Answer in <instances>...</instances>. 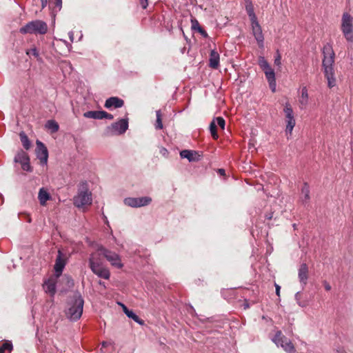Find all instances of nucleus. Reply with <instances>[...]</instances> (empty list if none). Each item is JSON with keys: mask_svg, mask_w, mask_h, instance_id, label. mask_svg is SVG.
<instances>
[{"mask_svg": "<svg viewBox=\"0 0 353 353\" xmlns=\"http://www.w3.org/2000/svg\"><path fill=\"white\" fill-rule=\"evenodd\" d=\"M293 227H294V228L295 229V228H296V224H294V225H293Z\"/></svg>", "mask_w": 353, "mask_h": 353, "instance_id": "13d9d810", "label": "nucleus"}, {"mask_svg": "<svg viewBox=\"0 0 353 353\" xmlns=\"http://www.w3.org/2000/svg\"><path fill=\"white\" fill-rule=\"evenodd\" d=\"M323 67L324 72L334 71L332 66L334 63V52L330 48H327L323 50Z\"/></svg>", "mask_w": 353, "mask_h": 353, "instance_id": "9b49d317", "label": "nucleus"}, {"mask_svg": "<svg viewBox=\"0 0 353 353\" xmlns=\"http://www.w3.org/2000/svg\"><path fill=\"white\" fill-rule=\"evenodd\" d=\"M12 350V345L10 342L6 341L0 344V353H10Z\"/></svg>", "mask_w": 353, "mask_h": 353, "instance_id": "cd10ccee", "label": "nucleus"}, {"mask_svg": "<svg viewBox=\"0 0 353 353\" xmlns=\"http://www.w3.org/2000/svg\"><path fill=\"white\" fill-rule=\"evenodd\" d=\"M219 54L214 50H212L209 59V65L210 68L216 69L219 65Z\"/></svg>", "mask_w": 353, "mask_h": 353, "instance_id": "aec40b11", "label": "nucleus"}, {"mask_svg": "<svg viewBox=\"0 0 353 353\" xmlns=\"http://www.w3.org/2000/svg\"><path fill=\"white\" fill-rule=\"evenodd\" d=\"M157 120L155 123L156 129L161 130L163 128V123L161 120V113L160 110L156 111Z\"/></svg>", "mask_w": 353, "mask_h": 353, "instance_id": "2f4dec72", "label": "nucleus"}, {"mask_svg": "<svg viewBox=\"0 0 353 353\" xmlns=\"http://www.w3.org/2000/svg\"><path fill=\"white\" fill-rule=\"evenodd\" d=\"M128 128V121L127 119H121L119 121L111 125L109 129L115 134H122Z\"/></svg>", "mask_w": 353, "mask_h": 353, "instance_id": "ddd939ff", "label": "nucleus"}, {"mask_svg": "<svg viewBox=\"0 0 353 353\" xmlns=\"http://www.w3.org/2000/svg\"><path fill=\"white\" fill-rule=\"evenodd\" d=\"M245 10H246L247 13H248L251 21H254L255 19H256V17L254 12V8H253L252 3L246 4Z\"/></svg>", "mask_w": 353, "mask_h": 353, "instance_id": "c85d7f7f", "label": "nucleus"}, {"mask_svg": "<svg viewBox=\"0 0 353 353\" xmlns=\"http://www.w3.org/2000/svg\"><path fill=\"white\" fill-rule=\"evenodd\" d=\"M324 286H325V289L327 291H330L331 290V286H330V285L329 283H325Z\"/></svg>", "mask_w": 353, "mask_h": 353, "instance_id": "09e8293b", "label": "nucleus"}, {"mask_svg": "<svg viewBox=\"0 0 353 353\" xmlns=\"http://www.w3.org/2000/svg\"><path fill=\"white\" fill-rule=\"evenodd\" d=\"M251 22L253 35L255 39L256 40L259 46L262 48L263 47L264 37L262 33L261 27L260 26L259 22L257 21V19H255L254 21H251Z\"/></svg>", "mask_w": 353, "mask_h": 353, "instance_id": "4468645a", "label": "nucleus"}, {"mask_svg": "<svg viewBox=\"0 0 353 353\" xmlns=\"http://www.w3.org/2000/svg\"><path fill=\"white\" fill-rule=\"evenodd\" d=\"M45 127L52 133L57 132L59 128V124L54 120H48L46 122Z\"/></svg>", "mask_w": 353, "mask_h": 353, "instance_id": "393cba45", "label": "nucleus"}, {"mask_svg": "<svg viewBox=\"0 0 353 353\" xmlns=\"http://www.w3.org/2000/svg\"><path fill=\"white\" fill-rule=\"evenodd\" d=\"M126 316L128 318L133 319L135 322L138 323L140 325L143 324V321L140 319V318L132 310L128 312Z\"/></svg>", "mask_w": 353, "mask_h": 353, "instance_id": "7c9ffc66", "label": "nucleus"}, {"mask_svg": "<svg viewBox=\"0 0 353 353\" xmlns=\"http://www.w3.org/2000/svg\"><path fill=\"white\" fill-rule=\"evenodd\" d=\"M298 277L303 286L306 285L308 279V267L306 263H302L298 271Z\"/></svg>", "mask_w": 353, "mask_h": 353, "instance_id": "dca6fc26", "label": "nucleus"}, {"mask_svg": "<svg viewBox=\"0 0 353 353\" xmlns=\"http://www.w3.org/2000/svg\"><path fill=\"white\" fill-rule=\"evenodd\" d=\"M21 168L23 170L31 172L32 169H31V166L30 165V160L22 163Z\"/></svg>", "mask_w": 353, "mask_h": 353, "instance_id": "e433bc0d", "label": "nucleus"}, {"mask_svg": "<svg viewBox=\"0 0 353 353\" xmlns=\"http://www.w3.org/2000/svg\"><path fill=\"white\" fill-rule=\"evenodd\" d=\"M148 0H141L140 1V3L141 5V7L143 8V9H145L148 6Z\"/></svg>", "mask_w": 353, "mask_h": 353, "instance_id": "79ce46f5", "label": "nucleus"}, {"mask_svg": "<svg viewBox=\"0 0 353 353\" xmlns=\"http://www.w3.org/2000/svg\"><path fill=\"white\" fill-rule=\"evenodd\" d=\"M218 172H219L221 175H225V170H223V169H219V171H218Z\"/></svg>", "mask_w": 353, "mask_h": 353, "instance_id": "3c124183", "label": "nucleus"}, {"mask_svg": "<svg viewBox=\"0 0 353 353\" xmlns=\"http://www.w3.org/2000/svg\"><path fill=\"white\" fill-rule=\"evenodd\" d=\"M246 4L252 3L251 0H245Z\"/></svg>", "mask_w": 353, "mask_h": 353, "instance_id": "6e6d98bb", "label": "nucleus"}, {"mask_svg": "<svg viewBox=\"0 0 353 353\" xmlns=\"http://www.w3.org/2000/svg\"><path fill=\"white\" fill-rule=\"evenodd\" d=\"M97 253L99 254V256L103 255L113 267L119 269L123 268V264L122 263L121 257L118 254L108 250L103 247L99 248L97 250Z\"/></svg>", "mask_w": 353, "mask_h": 353, "instance_id": "0eeeda50", "label": "nucleus"}, {"mask_svg": "<svg viewBox=\"0 0 353 353\" xmlns=\"http://www.w3.org/2000/svg\"><path fill=\"white\" fill-rule=\"evenodd\" d=\"M195 23L198 25V30L199 31V32H201L204 36H207V33L199 26V23L196 19Z\"/></svg>", "mask_w": 353, "mask_h": 353, "instance_id": "a19ab883", "label": "nucleus"}, {"mask_svg": "<svg viewBox=\"0 0 353 353\" xmlns=\"http://www.w3.org/2000/svg\"><path fill=\"white\" fill-rule=\"evenodd\" d=\"M37 148L36 154L37 158L40 160L41 164L46 165L48 158V152L45 145L40 141L37 140L36 142Z\"/></svg>", "mask_w": 353, "mask_h": 353, "instance_id": "f8f14e48", "label": "nucleus"}, {"mask_svg": "<svg viewBox=\"0 0 353 353\" xmlns=\"http://www.w3.org/2000/svg\"><path fill=\"white\" fill-rule=\"evenodd\" d=\"M111 344H112V343H111V342H109V341H103V342H102L101 345H102V347H107V346H108V345H111Z\"/></svg>", "mask_w": 353, "mask_h": 353, "instance_id": "a18cd8bd", "label": "nucleus"}, {"mask_svg": "<svg viewBox=\"0 0 353 353\" xmlns=\"http://www.w3.org/2000/svg\"><path fill=\"white\" fill-rule=\"evenodd\" d=\"M309 102V94L308 90L306 86L301 88V96L299 99V107L301 109H305L308 105Z\"/></svg>", "mask_w": 353, "mask_h": 353, "instance_id": "a211bd4d", "label": "nucleus"}, {"mask_svg": "<svg viewBox=\"0 0 353 353\" xmlns=\"http://www.w3.org/2000/svg\"><path fill=\"white\" fill-rule=\"evenodd\" d=\"M26 54L29 56L32 55L37 59L39 58V52L35 48L27 50Z\"/></svg>", "mask_w": 353, "mask_h": 353, "instance_id": "f704fd0d", "label": "nucleus"}, {"mask_svg": "<svg viewBox=\"0 0 353 353\" xmlns=\"http://www.w3.org/2000/svg\"><path fill=\"white\" fill-rule=\"evenodd\" d=\"M65 265V260L63 256V254L61 250L58 251V255L56 259L55 264H54V270L57 277H59Z\"/></svg>", "mask_w": 353, "mask_h": 353, "instance_id": "2eb2a0df", "label": "nucleus"}, {"mask_svg": "<svg viewBox=\"0 0 353 353\" xmlns=\"http://www.w3.org/2000/svg\"><path fill=\"white\" fill-rule=\"evenodd\" d=\"M281 54L279 53H278L274 59V64L277 66H280L281 65Z\"/></svg>", "mask_w": 353, "mask_h": 353, "instance_id": "58836bf2", "label": "nucleus"}, {"mask_svg": "<svg viewBox=\"0 0 353 353\" xmlns=\"http://www.w3.org/2000/svg\"><path fill=\"white\" fill-rule=\"evenodd\" d=\"M38 199L41 205H46V202L51 199L50 194L43 188H41L39 191Z\"/></svg>", "mask_w": 353, "mask_h": 353, "instance_id": "412c9836", "label": "nucleus"}, {"mask_svg": "<svg viewBox=\"0 0 353 353\" xmlns=\"http://www.w3.org/2000/svg\"><path fill=\"white\" fill-rule=\"evenodd\" d=\"M62 4V0H56V6L59 8V9H61Z\"/></svg>", "mask_w": 353, "mask_h": 353, "instance_id": "49530a36", "label": "nucleus"}, {"mask_svg": "<svg viewBox=\"0 0 353 353\" xmlns=\"http://www.w3.org/2000/svg\"><path fill=\"white\" fill-rule=\"evenodd\" d=\"M275 288H276V294L278 296H280V290H281V287L275 283Z\"/></svg>", "mask_w": 353, "mask_h": 353, "instance_id": "37998d69", "label": "nucleus"}, {"mask_svg": "<svg viewBox=\"0 0 353 353\" xmlns=\"http://www.w3.org/2000/svg\"><path fill=\"white\" fill-rule=\"evenodd\" d=\"M121 305L122 306L123 312L126 314L128 312L130 311V310H128V308L124 304L121 303Z\"/></svg>", "mask_w": 353, "mask_h": 353, "instance_id": "c03bdc74", "label": "nucleus"}, {"mask_svg": "<svg viewBox=\"0 0 353 353\" xmlns=\"http://www.w3.org/2000/svg\"><path fill=\"white\" fill-rule=\"evenodd\" d=\"M89 265L92 272L97 276L104 279H110V272L109 270L102 264L99 254L96 252L91 254L89 259Z\"/></svg>", "mask_w": 353, "mask_h": 353, "instance_id": "f257e3e1", "label": "nucleus"}, {"mask_svg": "<svg viewBox=\"0 0 353 353\" xmlns=\"http://www.w3.org/2000/svg\"><path fill=\"white\" fill-rule=\"evenodd\" d=\"M74 205L80 208L92 204V193L88 190L85 183L79 189L77 194L74 197Z\"/></svg>", "mask_w": 353, "mask_h": 353, "instance_id": "20e7f679", "label": "nucleus"}, {"mask_svg": "<svg viewBox=\"0 0 353 353\" xmlns=\"http://www.w3.org/2000/svg\"><path fill=\"white\" fill-rule=\"evenodd\" d=\"M43 287L45 292L50 294L51 296H53L56 292L55 281L53 279L46 281Z\"/></svg>", "mask_w": 353, "mask_h": 353, "instance_id": "4be33fe9", "label": "nucleus"}, {"mask_svg": "<svg viewBox=\"0 0 353 353\" xmlns=\"http://www.w3.org/2000/svg\"><path fill=\"white\" fill-rule=\"evenodd\" d=\"M325 77L327 80V85L329 88H333L336 85V79L334 77V71L324 72Z\"/></svg>", "mask_w": 353, "mask_h": 353, "instance_id": "b1692460", "label": "nucleus"}, {"mask_svg": "<svg viewBox=\"0 0 353 353\" xmlns=\"http://www.w3.org/2000/svg\"><path fill=\"white\" fill-rule=\"evenodd\" d=\"M68 34H69V37H70V41L72 42L73 40H74V33H73V32H70L68 33Z\"/></svg>", "mask_w": 353, "mask_h": 353, "instance_id": "8fccbe9b", "label": "nucleus"}, {"mask_svg": "<svg viewBox=\"0 0 353 353\" xmlns=\"http://www.w3.org/2000/svg\"><path fill=\"white\" fill-rule=\"evenodd\" d=\"M20 139L24 148L26 150L29 149L30 147V142L24 132L20 133Z\"/></svg>", "mask_w": 353, "mask_h": 353, "instance_id": "c756f323", "label": "nucleus"}, {"mask_svg": "<svg viewBox=\"0 0 353 353\" xmlns=\"http://www.w3.org/2000/svg\"><path fill=\"white\" fill-rule=\"evenodd\" d=\"M301 200L303 204H306L308 203L310 196V188L307 183H304L303 186L301 188Z\"/></svg>", "mask_w": 353, "mask_h": 353, "instance_id": "5701e85b", "label": "nucleus"}, {"mask_svg": "<svg viewBox=\"0 0 353 353\" xmlns=\"http://www.w3.org/2000/svg\"><path fill=\"white\" fill-rule=\"evenodd\" d=\"M27 161H29V157L23 151L18 152L14 157V161L19 163L21 165Z\"/></svg>", "mask_w": 353, "mask_h": 353, "instance_id": "bb28decb", "label": "nucleus"}, {"mask_svg": "<svg viewBox=\"0 0 353 353\" xmlns=\"http://www.w3.org/2000/svg\"><path fill=\"white\" fill-rule=\"evenodd\" d=\"M265 216L267 219H271L272 218V214H267Z\"/></svg>", "mask_w": 353, "mask_h": 353, "instance_id": "864d4df0", "label": "nucleus"}, {"mask_svg": "<svg viewBox=\"0 0 353 353\" xmlns=\"http://www.w3.org/2000/svg\"><path fill=\"white\" fill-rule=\"evenodd\" d=\"M83 299L80 295L75 296L74 299L69 303L65 314L71 321L78 320L82 315L83 307Z\"/></svg>", "mask_w": 353, "mask_h": 353, "instance_id": "f03ea898", "label": "nucleus"}, {"mask_svg": "<svg viewBox=\"0 0 353 353\" xmlns=\"http://www.w3.org/2000/svg\"><path fill=\"white\" fill-rule=\"evenodd\" d=\"M258 63L265 73L271 90L274 92L276 91V78L274 70L271 68L267 60L262 56L259 57Z\"/></svg>", "mask_w": 353, "mask_h": 353, "instance_id": "39448f33", "label": "nucleus"}, {"mask_svg": "<svg viewBox=\"0 0 353 353\" xmlns=\"http://www.w3.org/2000/svg\"><path fill=\"white\" fill-rule=\"evenodd\" d=\"M341 29L347 41L353 42V17L347 12L342 15Z\"/></svg>", "mask_w": 353, "mask_h": 353, "instance_id": "423d86ee", "label": "nucleus"}, {"mask_svg": "<svg viewBox=\"0 0 353 353\" xmlns=\"http://www.w3.org/2000/svg\"><path fill=\"white\" fill-rule=\"evenodd\" d=\"M273 341L279 347H281L288 353H294L295 348L290 339L283 336L281 331L275 334Z\"/></svg>", "mask_w": 353, "mask_h": 353, "instance_id": "6e6552de", "label": "nucleus"}, {"mask_svg": "<svg viewBox=\"0 0 353 353\" xmlns=\"http://www.w3.org/2000/svg\"><path fill=\"white\" fill-rule=\"evenodd\" d=\"M301 294L300 292H296L295 294V299L299 306L305 307L307 305V303L305 301H301Z\"/></svg>", "mask_w": 353, "mask_h": 353, "instance_id": "72a5a7b5", "label": "nucleus"}, {"mask_svg": "<svg viewBox=\"0 0 353 353\" xmlns=\"http://www.w3.org/2000/svg\"><path fill=\"white\" fill-rule=\"evenodd\" d=\"M101 111H88L83 113V117L89 119H101Z\"/></svg>", "mask_w": 353, "mask_h": 353, "instance_id": "a878e982", "label": "nucleus"}, {"mask_svg": "<svg viewBox=\"0 0 353 353\" xmlns=\"http://www.w3.org/2000/svg\"><path fill=\"white\" fill-rule=\"evenodd\" d=\"M123 104L124 102L122 99L117 97H112L105 101L104 106L108 109L118 108L122 107Z\"/></svg>", "mask_w": 353, "mask_h": 353, "instance_id": "f3484780", "label": "nucleus"}, {"mask_svg": "<svg viewBox=\"0 0 353 353\" xmlns=\"http://www.w3.org/2000/svg\"><path fill=\"white\" fill-rule=\"evenodd\" d=\"M113 118H114V117H113L112 114H109V113L106 112L105 111L102 110V112H101V119H109V120H112V119H113Z\"/></svg>", "mask_w": 353, "mask_h": 353, "instance_id": "4c0bfd02", "label": "nucleus"}, {"mask_svg": "<svg viewBox=\"0 0 353 353\" xmlns=\"http://www.w3.org/2000/svg\"><path fill=\"white\" fill-rule=\"evenodd\" d=\"M214 120H215V123L216 122V123L219 126H220L222 129H224L225 122V120L223 119V118L219 117H216Z\"/></svg>", "mask_w": 353, "mask_h": 353, "instance_id": "c9c22d12", "label": "nucleus"}, {"mask_svg": "<svg viewBox=\"0 0 353 353\" xmlns=\"http://www.w3.org/2000/svg\"><path fill=\"white\" fill-rule=\"evenodd\" d=\"M210 132H211V134H212V137L214 139H218L219 136H218V134H217V132H216V124L215 123V120H213L210 123Z\"/></svg>", "mask_w": 353, "mask_h": 353, "instance_id": "473e14b6", "label": "nucleus"}, {"mask_svg": "<svg viewBox=\"0 0 353 353\" xmlns=\"http://www.w3.org/2000/svg\"><path fill=\"white\" fill-rule=\"evenodd\" d=\"M182 159H187L190 162L197 161L199 160V154L193 150H184L180 152Z\"/></svg>", "mask_w": 353, "mask_h": 353, "instance_id": "6ab92c4d", "label": "nucleus"}, {"mask_svg": "<svg viewBox=\"0 0 353 353\" xmlns=\"http://www.w3.org/2000/svg\"><path fill=\"white\" fill-rule=\"evenodd\" d=\"M42 8H44L48 3V0H41Z\"/></svg>", "mask_w": 353, "mask_h": 353, "instance_id": "de8ad7c7", "label": "nucleus"}, {"mask_svg": "<svg viewBox=\"0 0 353 353\" xmlns=\"http://www.w3.org/2000/svg\"><path fill=\"white\" fill-rule=\"evenodd\" d=\"M192 28H193L196 29V27L198 28V25L196 23V25L194 24V23H195V20L194 21L192 20Z\"/></svg>", "mask_w": 353, "mask_h": 353, "instance_id": "603ef678", "label": "nucleus"}, {"mask_svg": "<svg viewBox=\"0 0 353 353\" xmlns=\"http://www.w3.org/2000/svg\"><path fill=\"white\" fill-rule=\"evenodd\" d=\"M99 285H103L104 288H105V284H104V282H103V281H100L99 282Z\"/></svg>", "mask_w": 353, "mask_h": 353, "instance_id": "5fc2aeb1", "label": "nucleus"}, {"mask_svg": "<svg viewBox=\"0 0 353 353\" xmlns=\"http://www.w3.org/2000/svg\"><path fill=\"white\" fill-rule=\"evenodd\" d=\"M68 283H71L73 285V281L72 279H68Z\"/></svg>", "mask_w": 353, "mask_h": 353, "instance_id": "4d7b16f0", "label": "nucleus"}, {"mask_svg": "<svg viewBox=\"0 0 353 353\" xmlns=\"http://www.w3.org/2000/svg\"><path fill=\"white\" fill-rule=\"evenodd\" d=\"M48 31V26L46 22L41 20L32 21L20 28L22 34H44Z\"/></svg>", "mask_w": 353, "mask_h": 353, "instance_id": "7ed1b4c3", "label": "nucleus"}, {"mask_svg": "<svg viewBox=\"0 0 353 353\" xmlns=\"http://www.w3.org/2000/svg\"><path fill=\"white\" fill-rule=\"evenodd\" d=\"M283 112L285 113L286 122L285 132L287 134L291 135L296 125V120L294 119L293 110L289 103L285 104Z\"/></svg>", "mask_w": 353, "mask_h": 353, "instance_id": "1a4fd4ad", "label": "nucleus"}, {"mask_svg": "<svg viewBox=\"0 0 353 353\" xmlns=\"http://www.w3.org/2000/svg\"><path fill=\"white\" fill-rule=\"evenodd\" d=\"M152 201V199L149 196L143 197H128L124 199L125 205L132 208H140L149 205Z\"/></svg>", "mask_w": 353, "mask_h": 353, "instance_id": "9d476101", "label": "nucleus"}, {"mask_svg": "<svg viewBox=\"0 0 353 353\" xmlns=\"http://www.w3.org/2000/svg\"><path fill=\"white\" fill-rule=\"evenodd\" d=\"M160 154L163 156L164 157H168V150L165 148H161L159 150Z\"/></svg>", "mask_w": 353, "mask_h": 353, "instance_id": "ea45409f", "label": "nucleus"}]
</instances>
